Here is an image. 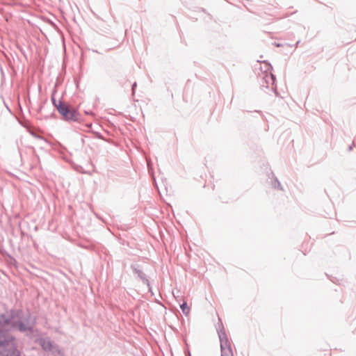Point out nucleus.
<instances>
[{"label":"nucleus","mask_w":356,"mask_h":356,"mask_svg":"<svg viewBox=\"0 0 356 356\" xmlns=\"http://www.w3.org/2000/svg\"><path fill=\"white\" fill-rule=\"evenodd\" d=\"M13 318V330L20 332H33L35 325V318L29 312H24L20 309H12Z\"/></svg>","instance_id":"1"},{"label":"nucleus","mask_w":356,"mask_h":356,"mask_svg":"<svg viewBox=\"0 0 356 356\" xmlns=\"http://www.w3.org/2000/svg\"><path fill=\"white\" fill-rule=\"evenodd\" d=\"M11 330H13V318L12 309H10L0 314V345L2 344L1 340L13 337L8 333Z\"/></svg>","instance_id":"2"},{"label":"nucleus","mask_w":356,"mask_h":356,"mask_svg":"<svg viewBox=\"0 0 356 356\" xmlns=\"http://www.w3.org/2000/svg\"><path fill=\"white\" fill-rule=\"evenodd\" d=\"M1 343L0 345V356H21V353L17 349L15 337H8L5 340H1Z\"/></svg>","instance_id":"3"},{"label":"nucleus","mask_w":356,"mask_h":356,"mask_svg":"<svg viewBox=\"0 0 356 356\" xmlns=\"http://www.w3.org/2000/svg\"><path fill=\"white\" fill-rule=\"evenodd\" d=\"M56 109L63 118L67 121L76 122L80 118V114L74 108H70L67 105L58 100Z\"/></svg>","instance_id":"4"},{"label":"nucleus","mask_w":356,"mask_h":356,"mask_svg":"<svg viewBox=\"0 0 356 356\" xmlns=\"http://www.w3.org/2000/svg\"><path fill=\"white\" fill-rule=\"evenodd\" d=\"M221 328L217 329L218 334L220 342L221 356H234L231 343L227 336L222 325Z\"/></svg>","instance_id":"5"},{"label":"nucleus","mask_w":356,"mask_h":356,"mask_svg":"<svg viewBox=\"0 0 356 356\" xmlns=\"http://www.w3.org/2000/svg\"><path fill=\"white\" fill-rule=\"evenodd\" d=\"M40 344L42 349L45 351H49L54 355L60 354V350L58 346L49 338L41 339Z\"/></svg>","instance_id":"6"},{"label":"nucleus","mask_w":356,"mask_h":356,"mask_svg":"<svg viewBox=\"0 0 356 356\" xmlns=\"http://www.w3.org/2000/svg\"><path fill=\"white\" fill-rule=\"evenodd\" d=\"M133 272L138 275V277L143 282V283L146 284L148 286H149V282L148 279L147 278L146 275L140 269V267L138 264H132L131 266Z\"/></svg>","instance_id":"7"},{"label":"nucleus","mask_w":356,"mask_h":356,"mask_svg":"<svg viewBox=\"0 0 356 356\" xmlns=\"http://www.w3.org/2000/svg\"><path fill=\"white\" fill-rule=\"evenodd\" d=\"M264 79H265V81L267 84L271 83V84L273 85L275 80V76L273 74H266Z\"/></svg>","instance_id":"8"},{"label":"nucleus","mask_w":356,"mask_h":356,"mask_svg":"<svg viewBox=\"0 0 356 356\" xmlns=\"http://www.w3.org/2000/svg\"><path fill=\"white\" fill-rule=\"evenodd\" d=\"M180 308L184 314L187 316L190 312V308L188 307L186 302H184L181 305H180Z\"/></svg>","instance_id":"9"},{"label":"nucleus","mask_w":356,"mask_h":356,"mask_svg":"<svg viewBox=\"0 0 356 356\" xmlns=\"http://www.w3.org/2000/svg\"><path fill=\"white\" fill-rule=\"evenodd\" d=\"M275 187L281 188V184L280 183V181L277 179H275Z\"/></svg>","instance_id":"10"},{"label":"nucleus","mask_w":356,"mask_h":356,"mask_svg":"<svg viewBox=\"0 0 356 356\" xmlns=\"http://www.w3.org/2000/svg\"><path fill=\"white\" fill-rule=\"evenodd\" d=\"M51 101H52L54 106L56 108V106H58V101H56L54 97H51Z\"/></svg>","instance_id":"11"},{"label":"nucleus","mask_w":356,"mask_h":356,"mask_svg":"<svg viewBox=\"0 0 356 356\" xmlns=\"http://www.w3.org/2000/svg\"><path fill=\"white\" fill-rule=\"evenodd\" d=\"M136 87V82H135V83L133 84V86H132V91H133V93H134V92H135Z\"/></svg>","instance_id":"12"},{"label":"nucleus","mask_w":356,"mask_h":356,"mask_svg":"<svg viewBox=\"0 0 356 356\" xmlns=\"http://www.w3.org/2000/svg\"><path fill=\"white\" fill-rule=\"evenodd\" d=\"M274 44H275V45L276 47H282V44H280V43L275 42Z\"/></svg>","instance_id":"13"},{"label":"nucleus","mask_w":356,"mask_h":356,"mask_svg":"<svg viewBox=\"0 0 356 356\" xmlns=\"http://www.w3.org/2000/svg\"><path fill=\"white\" fill-rule=\"evenodd\" d=\"M300 40H298V41L296 42V47H298V44L300 43Z\"/></svg>","instance_id":"14"},{"label":"nucleus","mask_w":356,"mask_h":356,"mask_svg":"<svg viewBox=\"0 0 356 356\" xmlns=\"http://www.w3.org/2000/svg\"><path fill=\"white\" fill-rule=\"evenodd\" d=\"M353 147L352 146H350L349 148H348V150L350 151L352 149Z\"/></svg>","instance_id":"15"},{"label":"nucleus","mask_w":356,"mask_h":356,"mask_svg":"<svg viewBox=\"0 0 356 356\" xmlns=\"http://www.w3.org/2000/svg\"><path fill=\"white\" fill-rule=\"evenodd\" d=\"M186 356H191V353L188 352V355H186Z\"/></svg>","instance_id":"16"}]
</instances>
